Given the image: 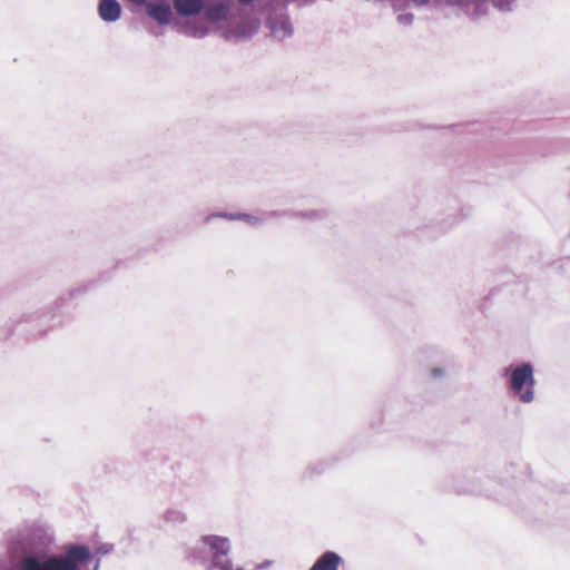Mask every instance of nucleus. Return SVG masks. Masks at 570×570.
<instances>
[{"label": "nucleus", "instance_id": "obj_5", "mask_svg": "<svg viewBox=\"0 0 570 570\" xmlns=\"http://www.w3.org/2000/svg\"><path fill=\"white\" fill-rule=\"evenodd\" d=\"M341 563L342 558L337 553L327 551L315 561L309 570H337Z\"/></svg>", "mask_w": 570, "mask_h": 570}, {"label": "nucleus", "instance_id": "obj_3", "mask_svg": "<svg viewBox=\"0 0 570 570\" xmlns=\"http://www.w3.org/2000/svg\"><path fill=\"white\" fill-rule=\"evenodd\" d=\"M202 541L213 551V564L210 568L233 570L232 561L227 558L229 552V541L227 538L218 535H204Z\"/></svg>", "mask_w": 570, "mask_h": 570}, {"label": "nucleus", "instance_id": "obj_6", "mask_svg": "<svg viewBox=\"0 0 570 570\" xmlns=\"http://www.w3.org/2000/svg\"><path fill=\"white\" fill-rule=\"evenodd\" d=\"M203 6V0H174L175 10L183 17L198 14L202 11Z\"/></svg>", "mask_w": 570, "mask_h": 570}, {"label": "nucleus", "instance_id": "obj_4", "mask_svg": "<svg viewBox=\"0 0 570 570\" xmlns=\"http://www.w3.org/2000/svg\"><path fill=\"white\" fill-rule=\"evenodd\" d=\"M98 12L104 21L111 22L119 19L121 8L116 0H100Z\"/></svg>", "mask_w": 570, "mask_h": 570}, {"label": "nucleus", "instance_id": "obj_2", "mask_svg": "<svg viewBox=\"0 0 570 570\" xmlns=\"http://www.w3.org/2000/svg\"><path fill=\"white\" fill-rule=\"evenodd\" d=\"M533 370L529 363H524L512 371L510 386L522 402L529 403L533 400Z\"/></svg>", "mask_w": 570, "mask_h": 570}, {"label": "nucleus", "instance_id": "obj_8", "mask_svg": "<svg viewBox=\"0 0 570 570\" xmlns=\"http://www.w3.org/2000/svg\"><path fill=\"white\" fill-rule=\"evenodd\" d=\"M239 3L242 4H249L252 3L254 0H237Z\"/></svg>", "mask_w": 570, "mask_h": 570}, {"label": "nucleus", "instance_id": "obj_7", "mask_svg": "<svg viewBox=\"0 0 570 570\" xmlns=\"http://www.w3.org/2000/svg\"><path fill=\"white\" fill-rule=\"evenodd\" d=\"M148 14L161 24H166L171 19V11L167 4H150Z\"/></svg>", "mask_w": 570, "mask_h": 570}, {"label": "nucleus", "instance_id": "obj_1", "mask_svg": "<svg viewBox=\"0 0 570 570\" xmlns=\"http://www.w3.org/2000/svg\"><path fill=\"white\" fill-rule=\"evenodd\" d=\"M90 558V551L85 546H72L65 557H50L42 563L35 557H29V564L36 570H79V563Z\"/></svg>", "mask_w": 570, "mask_h": 570}, {"label": "nucleus", "instance_id": "obj_9", "mask_svg": "<svg viewBox=\"0 0 570 570\" xmlns=\"http://www.w3.org/2000/svg\"><path fill=\"white\" fill-rule=\"evenodd\" d=\"M239 218H242V219H249V216L248 215H240Z\"/></svg>", "mask_w": 570, "mask_h": 570}, {"label": "nucleus", "instance_id": "obj_10", "mask_svg": "<svg viewBox=\"0 0 570 570\" xmlns=\"http://www.w3.org/2000/svg\"><path fill=\"white\" fill-rule=\"evenodd\" d=\"M23 570H26V569H23Z\"/></svg>", "mask_w": 570, "mask_h": 570}]
</instances>
